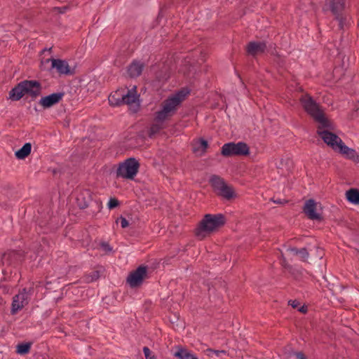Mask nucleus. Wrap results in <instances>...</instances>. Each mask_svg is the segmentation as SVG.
<instances>
[{"label":"nucleus","instance_id":"1","mask_svg":"<svg viewBox=\"0 0 359 359\" xmlns=\"http://www.w3.org/2000/svg\"><path fill=\"white\" fill-rule=\"evenodd\" d=\"M302 104L305 110L318 123V134L332 149L340 154L344 158L354 162H359V155L357 151L346 146L341 139L330 131L332 123L325 116L317 104L309 95L302 98Z\"/></svg>","mask_w":359,"mask_h":359},{"label":"nucleus","instance_id":"2","mask_svg":"<svg viewBox=\"0 0 359 359\" xmlns=\"http://www.w3.org/2000/svg\"><path fill=\"white\" fill-rule=\"evenodd\" d=\"M188 93L189 91L184 89L167 99L163 103L162 109L156 113L158 120L165 121L171 116Z\"/></svg>","mask_w":359,"mask_h":359},{"label":"nucleus","instance_id":"3","mask_svg":"<svg viewBox=\"0 0 359 359\" xmlns=\"http://www.w3.org/2000/svg\"><path fill=\"white\" fill-rule=\"evenodd\" d=\"M224 223V217L219 215H206L201 221L199 226L196 230V235L201 239L203 238L208 233H210L223 225Z\"/></svg>","mask_w":359,"mask_h":359},{"label":"nucleus","instance_id":"4","mask_svg":"<svg viewBox=\"0 0 359 359\" xmlns=\"http://www.w3.org/2000/svg\"><path fill=\"white\" fill-rule=\"evenodd\" d=\"M210 184L215 191L219 196L226 199H231L236 196V194L231 187L228 186L223 179L217 176L210 178Z\"/></svg>","mask_w":359,"mask_h":359},{"label":"nucleus","instance_id":"5","mask_svg":"<svg viewBox=\"0 0 359 359\" xmlns=\"http://www.w3.org/2000/svg\"><path fill=\"white\" fill-rule=\"evenodd\" d=\"M139 163L133 158H128L121 163L117 169V176L132 180L138 172Z\"/></svg>","mask_w":359,"mask_h":359},{"label":"nucleus","instance_id":"6","mask_svg":"<svg viewBox=\"0 0 359 359\" xmlns=\"http://www.w3.org/2000/svg\"><path fill=\"white\" fill-rule=\"evenodd\" d=\"M248 153V146L241 142L226 143L222 147V154L224 156L247 155Z\"/></svg>","mask_w":359,"mask_h":359},{"label":"nucleus","instance_id":"7","mask_svg":"<svg viewBox=\"0 0 359 359\" xmlns=\"http://www.w3.org/2000/svg\"><path fill=\"white\" fill-rule=\"evenodd\" d=\"M49 63H50V68L55 69L60 74H69L72 73L70 67L65 60L60 59H46L41 61L42 68H48L47 65Z\"/></svg>","mask_w":359,"mask_h":359},{"label":"nucleus","instance_id":"8","mask_svg":"<svg viewBox=\"0 0 359 359\" xmlns=\"http://www.w3.org/2000/svg\"><path fill=\"white\" fill-rule=\"evenodd\" d=\"M304 212L311 219L320 220L321 219V206L313 199L305 202Z\"/></svg>","mask_w":359,"mask_h":359},{"label":"nucleus","instance_id":"9","mask_svg":"<svg viewBox=\"0 0 359 359\" xmlns=\"http://www.w3.org/2000/svg\"><path fill=\"white\" fill-rule=\"evenodd\" d=\"M123 102L128 104L130 109L133 112H136L140 107V99L139 95L136 92V86H133L129 90L127 94L122 96Z\"/></svg>","mask_w":359,"mask_h":359},{"label":"nucleus","instance_id":"10","mask_svg":"<svg viewBox=\"0 0 359 359\" xmlns=\"http://www.w3.org/2000/svg\"><path fill=\"white\" fill-rule=\"evenodd\" d=\"M147 276V268L140 266L132 272L127 278V282L130 287H135L140 285Z\"/></svg>","mask_w":359,"mask_h":359},{"label":"nucleus","instance_id":"11","mask_svg":"<svg viewBox=\"0 0 359 359\" xmlns=\"http://www.w3.org/2000/svg\"><path fill=\"white\" fill-rule=\"evenodd\" d=\"M28 293L24 289L22 291L16 294L13 299L11 313H16L19 310L22 309L28 303Z\"/></svg>","mask_w":359,"mask_h":359},{"label":"nucleus","instance_id":"12","mask_svg":"<svg viewBox=\"0 0 359 359\" xmlns=\"http://www.w3.org/2000/svg\"><path fill=\"white\" fill-rule=\"evenodd\" d=\"M63 96L62 93H53L43 97L39 100V104L43 108H49L58 103Z\"/></svg>","mask_w":359,"mask_h":359},{"label":"nucleus","instance_id":"13","mask_svg":"<svg viewBox=\"0 0 359 359\" xmlns=\"http://www.w3.org/2000/svg\"><path fill=\"white\" fill-rule=\"evenodd\" d=\"M344 7V0H326L325 10H330L334 15Z\"/></svg>","mask_w":359,"mask_h":359},{"label":"nucleus","instance_id":"14","mask_svg":"<svg viewBox=\"0 0 359 359\" xmlns=\"http://www.w3.org/2000/svg\"><path fill=\"white\" fill-rule=\"evenodd\" d=\"M22 85L26 94H29L32 96H36L39 94L40 88L37 82L33 81H22Z\"/></svg>","mask_w":359,"mask_h":359},{"label":"nucleus","instance_id":"15","mask_svg":"<svg viewBox=\"0 0 359 359\" xmlns=\"http://www.w3.org/2000/svg\"><path fill=\"white\" fill-rule=\"evenodd\" d=\"M26 94L22 82L13 88L9 93V99L13 101L20 100Z\"/></svg>","mask_w":359,"mask_h":359},{"label":"nucleus","instance_id":"16","mask_svg":"<svg viewBox=\"0 0 359 359\" xmlns=\"http://www.w3.org/2000/svg\"><path fill=\"white\" fill-rule=\"evenodd\" d=\"M266 45L262 42H250L248 46V53L250 55H255L264 51Z\"/></svg>","mask_w":359,"mask_h":359},{"label":"nucleus","instance_id":"17","mask_svg":"<svg viewBox=\"0 0 359 359\" xmlns=\"http://www.w3.org/2000/svg\"><path fill=\"white\" fill-rule=\"evenodd\" d=\"M174 356L179 359H198L196 355L193 354L188 349L178 347L174 353Z\"/></svg>","mask_w":359,"mask_h":359},{"label":"nucleus","instance_id":"18","mask_svg":"<svg viewBox=\"0 0 359 359\" xmlns=\"http://www.w3.org/2000/svg\"><path fill=\"white\" fill-rule=\"evenodd\" d=\"M285 254L287 256H297L299 259L302 260H305L309 256L306 250L304 248H302L301 250H297L294 248H287L285 251Z\"/></svg>","mask_w":359,"mask_h":359},{"label":"nucleus","instance_id":"19","mask_svg":"<svg viewBox=\"0 0 359 359\" xmlns=\"http://www.w3.org/2000/svg\"><path fill=\"white\" fill-rule=\"evenodd\" d=\"M347 201L353 205H359V190L357 189H351L346 192Z\"/></svg>","mask_w":359,"mask_h":359},{"label":"nucleus","instance_id":"20","mask_svg":"<svg viewBox=\"0 0 359 359\" xmlns=\"http://www.w3.org/2000/svg\"><path fill=\"white\" fill-rule=\"evenodd\" d=\"M207 148V141L202 139L196 141L193 146V150L194 153L199 156L203 154Z\"/></svg>","mask_w":359,"mask_h":359},{"label":"nucleus","instance_id":"21","mask_svg":"<svg viewBox=\"0 0 359 359\" xmlns=\"http://www.w3.org/2000/svg\"><path fill=\"white\" fill-rule=\"evenodd\" d=\"M143 69L142 64L140 62H135L128 67V72L131 77H136L139 76Z\"/></svg>","mask_w":359,"mask_h":359},{"label":"nucleus","instance_id":"22","mask_svg":"<svg viewBox=\"0 0 359 359\" xmlns=\"http://www.w3.org/2000/svg\"><path fill=\"white\" fill-rule=\"evenodd\" d=\"M32 145L30 143H25L21 149L16 151L15 154L17 158L18 159H24L31 152Z\"/></svg>","mask_w":359,"mask_h":359},{"label":"nucleus","instance_id":"23","mask_svg":"<svg viewBox=\"0 0 359 359\" xmlns=\"http://www.w3.org/2000/svg\"><path fill=\"white\" fill-rule=\"evenodd\" d=\"M122 96H123V94L122 93V91L118 90L114 93H111L109 96V102L111 105L116 106L119 105L123 102Z\"/></svg>","mask_w":359,"mask_h":359},{"label":"nucleus","instance_id":"24","mask_svg":"<svg viewBox=\"0 0 359 359\" xmlns=\"http://www.w3.org/2000/svg\"><path fill=\"white\" fill-rule=\"evenodd\" d=\"M165 121H160L157 118V114L156 115V118L154 122L151 125L149 130V135L151 137L156 134H157L161 129L163 128V122Z\"/></svg>","mask_w":359,"mask_h":359},{"label":"nucleus","instance_id":"25","mask_svg":"<svg viewBox=\"0 0 359 359\" xmlns=\"http://www.w3.org/2000/svg\"><path fill=\"white\" fill-rule=\"evenodd\" d=\"M31 347V344L23 343L17 346V353L20 355L26 354L29 352Z\"/></svg>","mask_w":359,"mask_h":359},{"label":"nucleus","instance_id":"26","mask_svg":"<svg viewBox=\"0 0 359 359\" xmlns=\"http://www.w3.org/2000/svg\"><path fill=\"white\" fill-rule=\"evenodd\" d=\"M143 351L146 359H156L155 355L151 352L149 348L144 347Z\"/></svg>","mask_w":359,"mask_h":359},{"label":"nucleus","instance_id":"27","mask_svg":"<svg viewBox=\"0 0 359 359\" xmlns=\"http://www.w3.org/2000/svg\"><path fill=\"white\" fill-rule=\"evenodd\" d=\"M118 205V200H116L115 198H110L108 202V204H107V206L109 209L114 208L117 207Z\"/></svg>","mask_w":359,"mask_h":359},{"label":"nucleus","instance_id":"28","mask_svg":"<svg viewBox=\"0 0 359 359\" xmlns=\"http://www.w3.org/2000/svg\"><path fill=\"white\" fill-rule=\"evenodd\" d=\"M229 353L225 350H215V355L218 358H222L223 355H228Z\"/></svg>","mask_w":359,"mask_h":359},{"label":"nucleus","instance_id":"29","mask_svg":"<svg viewBox=\"0 0 359 359\" xmlns=\"http://www.w3.org/2000/svg\"><path fill=\"white\" fill-rule=\"evenodd\" d=\"M120 221H121V226L122 228H126L129 225L128 220L123 217H121L120 218Z\"/></svg>","mask_w":359,"mask_h":359},{"label":"nucleus","instance_id":"30","mask_svg":"<svg viewBox=\"0 0 359 359\" xmlns=\"http://www.w3.org/2000/svg\"><path fill=\"white\" fill-rule=\"evenodd\" d=\"M215 350L212 348H207L205 351V353L208 357H212L215 355Z\"/></svg>","mask_w":359,"mask_h":359},{"label":"nucleus","instance_id":"31","mask_svg":"<svg viewBox=\"0 0 359 359\" xmlns=\"http://www.w3.org/2000/svg\"><path fill=\"white\" fill-rule=\"evenodd\" d=\"M102 249L106 252H109L111 250V248L109 247V245L107 243H104L102 245Z\"/></svg>","mask_w":359,"mask_h":359},{"label":"nucleus","instance_id":"32","mask_svg":"<svg viewBox=\"0 0 359 359\" xmlns=\"http://www.w3.org/2000/svg\"><path fill=\"white\" fill-rule=\"evenodd\" d=\"M289 303L292 306V307L298 309L299 302L297 301H296V300L290 301Z\"/></svg>","mask_w":359,"mask_h":359},{"label":"nucleus","instance_id":"33","mask_svg":"<svg viewBox=\"0 0 359 359\" xmlns=\"http://www.w3.org/2000/svg\"><path fill=\"white\" fill-rule=\"evenodd\" d=\"M298 310L302 313H306L307 311V308L305 306H302L299 308H298Z\"/></svg>","mask_w":359,"mask_h":359},{"label":"nucleus","instance_id":"34","mask_svg":"<svg viewBox=\"0 0 359 359\" xmlns=\"http://www.w3.org/2000/svg\"><path fill=\"white\" fill-rule=\"evenodd\" d=\"M296 355L298 359H306L304 355L302 353H297Z\"/></svg>","mask_w":359,"mask_h":359},{"label":"nucleus","instance_id":"35","mask_svg":"<svg viewBox=\"0 0 359 359\" xmlns=\"http://www.w3.org/2000/svg\"><path fill=\"white\" fill-rule=\"evenodd\" d=\"M97 277H98V276H97V273L96 272V273L94 274V277H93V278H92L91 280H95Z\"/></svg>","mask_w":359,"mask_h":359},{"label":"nucleus","instance_id":"36","mask_svg":"<svg viewBox=\"0 0 359 359\" xmlns=\"http://www.w3.org/2000/svg\"><path fill=\"white\" fill-rule=\"evenodd\" d=\"M274 202L276 203H281L280 201H274Z\"/></svg>","mask_w":359,"mask_h":359}]
</instances>
